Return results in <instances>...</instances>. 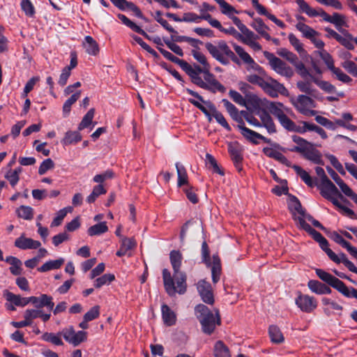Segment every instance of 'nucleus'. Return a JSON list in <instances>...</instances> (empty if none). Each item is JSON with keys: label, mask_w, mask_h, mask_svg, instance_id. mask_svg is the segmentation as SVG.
<instances>
[{"label": "nucleus", "mask_w": 357, "mask_h": 357, "mask_svg": "<svg viewBox=\"0 0 357 357\" xmlns=\"http://www.w3.org/2000/svg\"><path fill=\"white\" fill-rule=\"evenodd\" d=\"M312 82H313L310 78H307V79L298 82L296 86L300 91L311 96H316L317 91L313 87Z\"/></svg>", "instance_id": "33"}, {"label": "nucleus", "mask_w": 357, "mask_h": 357, "mask_svg": "<svg viewBox=\"0 0 357 357\" xmlns=\"http://www.w3.org/2000/svg\"><path fill=\"white\" fill-rule=\"evenodd\" d=\"M222 103L226 108L227 111L231 116V117L236 121L239 123H243L242 115L241 113L239 114L238 109L234 105L231 103L228 100L223 99Z\"/></svg>", "instance_id": "37"}, {"label": "nucleus", "mask_w": 357, "mask_h": 357, "mask_svg": "<svg viewBox=\"0 0 357 357\" xmlns=\"http://www.w3.org/2000/svg\"><path fill=\"white\" fill-rule=\"evenodd\" d=\"M340 33L341 34H339L336 40L348 50H354V45L353 42H354V38H353L352 35L347 30L342 31Z\"/></svg>", "instance_id": "32"}, {"label": "nucleus", "mask_w": 357, "mask_h": 357, "mask_svg": "<svg viewBox=\"0 0 357 357\" xmlns=\"http://www.w3.org/2000/svg\"><path fill=\"white\" fill-rule=\"evenodd\" d=\"M191 54L197 62L202 66H204V71L207 72L208 69H210V65L207 61L206 56L203 53L198 50H192Z\"/></svg>", "instance_id": "55"}, {"label": "nucleus", "mask_w": 357, "mask_h": 357, "mask_svg": "<svg viewBox=\"0 0 357 357\" xmlns=\"http://www.w3.org/2000/svg\"><path fill=\"white\" fill-rule=\"evenodd\" d=\"M333 204L337 208L342 214L349 217H352L354 215V211L347 206L349 202L344 197L343 200H341L340 198H338L337 200H334Z\"/></svg>", "instance_id": "43"}, {"label": "nucleus", "mask_w": 357, "mask_h": 357, "mask_svg": "<svg viewBox=\"0 0 357 357\" xmlns=\"http://www.w3.org/2000/svg\"><path fill=\"white\" fill-rule=\"evenodd\" d=\"M80 225H67L66 231L55 235L52 238V243L55 246H58L61 243L69 239V235L66 231H74L79 227Z\"/></svg>", "instance_id": "28"}, {"label": "nucleus", "mask_w": 357, "mask_h": 357, "mask_svg": "<svg viewBox=\"0 0 357 357\" xmlns=\"http://www.w3.org/2000/svg\"><path fill=\"white\" fill-rule=\"evenodd\" d=\"M291 102L303 115L311 116L316 114V112L312 109L315 107L314 102L307 96L299 95L296 98H291Z\"/></svg>", "instance_id": "8"}, {"label": "nucleus", "mask_w": 357, "mask_h": 357, "mask_svg": "<svg viewBox=\"0 0 357 357\" xmlns=\"http://www.w3.org/2000/svg\"><path fill=\"white\" fill-rule=\"evenodd\" d=\"M268 334L271 341L275 344H281L284 341V337L280 329L275 325H271L268 328Z\"/></svg>", "instance_id": "40"}, {"label": "nucleus", "mask_w": 357, "mask_h": 357, "mask_svg": "<svg viewBox=\"0 0 357 357\" xmlns=\"http://www.w3.org/2000/svg\"><path fill=\"white\" fill-rule=\"evenodd\" d=\"M211 276L213 284H216L220 279L222 267L220 259L218 255L213 256V262L211 263Z\"/></svg>", "instance_id": "30"}, {"label": "nucleus", "mask_w": 357, "mask_h": 357, "mask_svg": "<svg viewBox=\"0 0 357 357\" xmlns=\"http://www.w3.org/2000/svg\"><path fill=\"white\" fill-rule=\"evenodd\" d=\"M5 261L11 265L9 270L13 275H19L22 273V263L18 258L9 256L6 258Z\"/></svg>", "instance_id": "38"}, {"label": "nucleus", "mask_w": 357, "mask_h": 357, "mask_svg": "<svg viewBox=\"0 0 357 357\" xmlns=\"http://www.w3.org/2000/svg\"><path fill=\"white\" fill-rule=\"evenodd\" d=\"M17 215L26 220H30L33 217V208L30 206H21L17 209Z\"/></svg>", "instance_id": "59"}, {"label": "nucleus", "mask_w": 357, "mask_h": 357, "mask_svg": "<svg viewBox=\"0 0 357 357\" xmlns=\"http://www.w3.org/2000/svg\"><path fill=\"white\" fill-rule=\"evenodd\" d=\"M61 332L55 334L53 333H45L42 335L41 338L43 340L50 342L56 346H61L63 344V342L61 338Z\"/></svg>", "instance_id": "50"}, {"label": "nucleus", "mask_w": 357, "mask_h": 357, "mask_svg": "<svg viewBox=\"0 0 357 357\" xmlns=\"http://www.w3.org/2000/svg\"><path fill=\"white\" fill-rule=\"evenodd\" d=\"M64 263V259L59 258L56 260H50L46 261L40 267L38 268V271L41 273L47 272L54 269L59 268Z\"/></svg>", "instance_id": "41"}, {"label": "nucleus", "mask_w": 357, "mask_h": 357, "mask_svg": "<svg viewBox=\"0 0 357 357\" xmlns=\"http://www.w3.org/2000/svg\"><path fill=\"white\" fill-rule=\"evenodd\" d=\"M261 89L265 93L273 98L278 97L279 93L286 95L288 92L287 89L282 84H280L276 79L268 76L266 77Z\"/></svg>", "instance_id": "11"}, {"label": "nucleus", "mask_w": 357, "mask_h": 357, "mask_svg": "<svg viewBox=\"0 0 357 357\" xmlns=\"http://www.w3.org/2000/svg\"><path fill=\"white\" fill-rule=\"evenodd\" d=\"M228 151L231 155L236 167L240 171L241 169V162L243 160L242 149L236 142H231L228 144Z\"/></svg>", "instance_id": "23"}, {"label": "nucleus", "mask_w": 357, "mask_h": 357, "mask_svg": "<svg viewBox=\"0 0 357 357\" xmlns=\"http://www.w3.org/2000/svg\"><path fill=\"white\" fill-rule=\"evenodd\" d=\"M315 273L320 280L335 289L343 296L351 298V287L349 288L342 280L320 268L315 269Z\"/></svg>", "instance_id": "5"}, {"label": "nucleus", "mask_w": 357, "mask_h": 357, "mask_svg": "<svg viewBox=\"0 0 357 357\" xmlns=\"http://www.w3.org/2000/svg\"><path fill=\"white\" fill-rule=\"evenodd\" d=\"M303 155L307 160L315 164H321V154L311 144L303 153Z\"/></svg>", "instance_id": "27"}, {"label": "nucleus", "mask_w": 357, "mask_h": 357, "mask_svg": "<svg viewBox=\"0 0 357 357\" xmlns=\"http://www.w3.org/2000/svg\"><path fill=\"white\" fill-rule=\"evenodd\" d=\"M289 116L291 115L284 114L282 117L278 119V121L284 129L289 131L297 132V130H298V126H296V123L289 118Z\"/></svg>", "instance_id": "52"}, {"label": "nucleus", "mask_w": 357, "mask_h": 357, "mask_svg": "<svg viewBox=\"0 0 357 357\" xmlns=\"http://www.w3.org/2000/svg\"><path fill=\"white\" fill-rule=\"evenodd\" d=\"M296 28L302 33L303 37L309 40L311 38H313V36H319V33L317 31L301 22H299L296 24Z\"/></svg>", "instance_id": "39"}, {"label": "nucleus", "mask_w": 357, "mask_h": 357, "mask_svg": "<svg viewBox=\"0 0 357 357\" xmlns=\"http://www.w3.org/2000/svg\"><path fill=\"white\" fill-rule=\"evenodd\" d=\"M233 47L236 53L238 55L243 63L246 64V69L248 71H253L259 75H265L264 69L255 61V60L242 47L236 44H234Z\"/></svg>", "instance_id": "10"}, {"label": "nucleus", "mask_w": 357, "mask_h": 357, "mask_svg": "<svg viewBox=\"0 0 357 357\" xmlns=\"http://www.w3.org/2000/svg\"><path fill=\"white\" fill-rule=\"evenodd\" d=\"M176 168L178 176V186L188 185V176L185 167L180 162L176 163Z\"/></svg>", "instance_id": "42"}, {"label": "nucleus", "mask_w": 357, "mask_h": 357, "mask_svg": "<svg viewBox=\"0 0 357 357\" xmlns=\"http://www.w3.org/2000/svg\"><path fill=\"white\" fill-rule=\"evenodd\" d=\"M289 208L291 211L294 220L298 223H319L318 221L314 220L310 215L305 212L296 197H293L291 198Z\"/></svg>", "instance_id": "7"}, {"label": "nucleus", "mask_w": 357, "mask_h": 357, "mask_svg": "<svg viewBox=\"0 0 357 357\" xmlns=\"http://www.w3.org/2000/svg\"><path fill=\"white\" fill-rule=\"evenodd\" d=\"M108 230L107 225H93L88 229V234L91 236H99Z\"/></svg>", "instance_id": "61"}, {"label": "nucleus", "mask_w": 357, "mask_h": 357, "mask_svg": "<svg viewBox=\"0 0 357 357\" xmlns=\"http://www.w3.org/2000/svg\"><path fill=\"white\" fill-rule=\"evenodd\" d=\"M6 298L10 303L16 306L24 307L30 303L29 297H21L20 295L14 294L10 291H7L5 294Z\"/></svg>", "instance_id": "35"}, {"label": "nucleus", "mask_w": 357, "mask_h": 357, "mask_svg": "<svg viewBox=\"0 0 357 357\" xmlns=\"http://www.w3.org/2000/svg\"><path fill=\"white\" fill-rule=\"evenodd\" d=\"M333 75L339 81L343 83H350L352 81V79L346 73H344L342 70L340 68L335 67V66L330 69Z\"/></svg>", "instance_id": "54"}, {"label": "nucleus", "mask_w": 357, "mask_h": 357, "mask_svg": "<svg viewBox=\"0 0 357 357\" xmlns=\"http://www.w3.org/2000/svg\"><path fill=\"white\" fill-rule=\"evenodd\" d=\"M115 280V276L112 273H106L103 275L98 278L96 281L94 286L96 288H100L103 285L109 284Z\"/></svg>", "instance_id": "57"}, {"label": "nucleus", "mask_w": 357, "mask_h": 357, "mask_svg": "<svg viewBox=\"0 0 357 357\" xmlns=\"http://www.w3.org/2000/svg\"><path fill=\"white\" fill-rule=\"evenodd\" d=\"M241 33L242 34L239 35V40H241L244 44H247L250 41L255 40V39L258 38V36L248 28H246Z\"/></svg>", "instance_id": "63"}, {"label": "nucleus", "mask_w": 357, "mask_h": 357, "mask_svg": "<svg viewBox=\"0 0 357 357\" xmlns=\"http://www.w3.org/2000/svg\"><path fill=\"white\" fill-rule=\"evenodd\" d=\"M183 69L186 72V73L190 77L192 82L196 85L199 86L201 81L202 77L199 75L196 72V69L193 68L192 66L189 65L187 62H182Z\"/></svg>", "instance_id": "46"}, {"label": "nucleus", "mask_w": 357, "mask_h": 357, "mask_svg": "<svg viewBox=\"0 0 357 357\" xmlns=\"http://www.w3.org/2000/svg\"><path fill=\"white\" fill-rule=\"evenodd\" d=\"M321 194L324 197L331 201L332 203L338 198L341 200L344 199L342 195L329 179L321 182Z\"/></svg>", "instance_id": "14"}, {"label": "nucleus", "mask_w": 357, "mask_h": 357, "mask_svg": "<svg viewBox=\"0 0 357 357\" xmlns=\"http://www.w3.org/2000/svg\"><path fill=\"white\" fill-rule=\"evenodd\" d=\"M251 26L259 34L267 40H270L271 39L270 34L268 33L269 29L261 18L254 19Z\"/></svg>", "instance_id": "29"}, {"label": "nucleus", "mask_w": 357, "mask_h": 357, "mask_svg": "<svg viewBox=\"0 0 357 357\" xmlns=\"http://www.w3.org/2000/svg\"><path fill=\"white\" fill-rule=\"evenodd\" d=\"M83 47H84L86 52L90 55L96 56L99 52V47L98 43L90 36H86L84 38Z\"/></svg>", "instance_id": "34"}, {"label": "nucleus", "mask_w": 357, "mask_h": 357, "mask_svg": "<svg viewBox=\"0 0 357 357\" xmlns=\"http://www.w3.org/2000/svg\"><path fill=\"white\" fill-rule=\"evenodd\" d=\"M204 80L202 79L199 85V87L213 93H215L216 91L224 93L226 91L225 87L210 73V69H208L207 72L204 71Z\"/></svg>", "instance_id": "13"}, {"label": "nucleus", "mask_w": 357, "mask_h": 357, "mask_svg": "<svg viewBox=\"0 0 357 357\" xmlns=\"http://www.w3.org/2000/svg\"><path fill=\"white\" fill-rule=\"evenodd\" d=\"M205 104L208 106L210 111L212 112L211 117L213 116L216 121L220 124L222 127H224L227 130H230L231 128L228 123L227 122L225 118L222 115V113L218 112L213 104H212L211 102H206Z\"/></svg>", "instance_id": "31"}, {"label": "nucleus", "mask_w": 357, "mask_h": 357, "mask_svg": "<svg viewBox=\"0 0 357 357\" xmlns=\"http://www.w3.org/2000/svg\"><path fill=\"white\" fill-rule=\"evenodd\" d=\"M81 91H77L73 93L63 104V113L65 116H68L70 112L71 106L80 98Z\"/></svg>", "instance_id": "51"}, {"label": "nucleus", "mask_w": 357, "mask_h": 357, "mask_svg": "<svg viewBox=\"0 0 357 357\" xmlns=\"http://www.w3.org/2000/svg\"><path fill=\"white\" fill-rule=\"evenodd\" d=\"M291 167L294 169L296 174L301 177L302 181L308 186L313 187L314 186V182L312 178V177L310 176V174L304 170L303 168L299 167L298 165H291Z\"/></svg>", "instance_id": "47"}, {"label": "nucleus", "mask_w": 357, "mask_h": 357, "mask_svg": "<svg viewBox=\"0 0 357 357\" xmlns=\"http://www.w3.org/2000/svg\"><path fill=\"white\" fill-rule=\"evenodd\" d=\"M213 354L215 357H231L229 348L221 340L215 342L214 345Z\"/></svg>", "instance_id": "45"}, {"label": "nucleus", "mask_w": 357, "mask_h": 357, "mask_svg": "<svg viewBox=\"0 0 357 357\" xmlns=\"http://www.w3.org/2000/svg\"><path fill=\"white\" fill-rule=\"evenodd\" d=\"M218 3L220 8L221 13L223 15L228 16L229 18L238 12L230 4L225 0H214Z\"/></svg>", "instance_id": "48"}, {"label": "nucleus", "mask_w": 357, "mask_h": 357, "mask_svg": "<svg viewBox=\"0 0 357 357\" xmlns=\"http://www.w3.org/2000/svg\"><path fill=\"white\" fill-rule=\"evenodd\" d=\"M205 47L210 54L224 66L229 64L230 61L237 62V57L225 40H218L214 44L207 43Z\"/></svg>", "instance_id": "3"}, {"label": "nucleus", "mask_w": 357, "mask_h": 357, "mask_svg": "<svg viewBox=\"0 0 357 357\" xmlns=\"http://www.w3.org/2000/svg\"><path fill=\"white\" fill-rule=\"evenodd\" d=\"M82 140V135L79 131H67L63 138L61 140V143L63 146H68L74 144Z\"/></svg>", "instance_id": "36"}, {"label": "nucleus", "mask_w": 357, "mask_h": 357, "mask_svg": "<svg viewBox=\"0 0 357 357\" xmlns=\"http://www.w3.org/2000/svg\"><path fill=\"white\" fill-rule=\"evenodd\" d=\"M333 204L337 208L342 214L349 217H352L354 215V211L347 206L349 202L344 197L343 200H341L340 198H338L337 200H334Z\"/></svg>", "instance_id": "44"}, {"label": "nucleus", "mask_w": 357, "mask_h": 357, "mask_svg": "<svg viewBox=\"0 0 357 357\" xmlns=\"http://www.w3.org/2000/svg\"><path fill=\"white\" fill-rule=\"evenodd\" d=\"M280 151L284 152L286 151V149L282 148L278 144H274L273 147H264L263 149V153L267 157L273 158L287 167H291V162Z\"/></svg>", "instance_id": "16"}, {"label": "nucleus", "mask_w": 357, "mask_h": 357, "mask_svg": "<svg viewBox=\"0 0 357 357\" xmlns=\"http://www.w3.org/2000/svg\"><path fill=\"white\" fill-rule=\"evenodd\" d=\"M299 6L300 10L305 13L309 17H317V10L312 8L309 4L304 0H295Z\"/></svg>", "instance_id": "56"}, {"label": "nucleus", "mask_w": 357, "mask_h": 357, "mask_svg": "<svg viewBox=\"0 0 357 357\" xmlns=\"http://www.w3.org/2000/svg\"><path fill=\"white\" fill-rule=\"evenodd\" d=\"M264 55L271 67V68L278 74L287 78H290L294 75V71L291 67L287 66L283 61L275 56L273 54L265 52Z\"/></svg>", "instance_id": "9"}, {"label": "nucleus", "mask_w": 357, "mask_h": 357, "mask_svg": "<svg viewBox=\"0 0 357 357\" xmlns=\"http://www.w3.org/2000/svg\"><path fill=\"white\" fill-rule=\"evenodd\" d=\"M246 107L248 109H252L255 112L259 110H266L268 101L266 98H261L255 93L248 95L245 98Z\"/></svg>", "instance_id": "21"}, {"label": "nucleus", "mask_w": 357, "mask_h": 357, "mask_svg": "<svg viewBox=\"0 0 357 357\" xmlns=\"http://www.w3.org/2000/svg\"><path fill=\"white\" fill-rule=\"evenodd\" d=\"M259 14L266 16L269 20L273 22L275 24H277L280 28H284L285 26L284 22L280 20H278L274 15L269 13L267 12L266 8L261 4H259L255 8Z\"/></svg>", "instance_id": "49"}, {"label": "nucleus", "mask_w": 357, "mask_h": 357, "mask_svg": "<svg viewBox=\"0 0 357 357\" xmlns=\"http://www.w3.org/2000/svg\"><path fill=\"white\" fill-rule=\"evenodd\" d=\"M137 243L133 238L123 237L121 240L120 248L116 255L119 257L125 255H128L130 257L131 254L129 252L134 249Z\"/></svg>", "instance_id": "25"}, {"label": "nucleus", "mask_w": 357, "mask_h": 357, "mask_svg": "<svg viewBox=\"0 0 357 357\" xmlns=\"http://www.w3.org/2000/svg\"><path fill=\"white\" fill-rule=\"evenodd\" d=\"M324 286L325 284L316 280H310L307 282V287L310 291L319 295H321Z\"/></svg>", "instance_id": "60"}, {"label": "nucleus", "mask_w": 357, "mask_h": 357, "mask_svg": "<svg viewBox=\"0 0 357 357\" xmlns=\"http://www.w3.org/2000/svg\"><path fill=\"white\" fill-rule=\"evenodd\" d=\"M300 229L304 230L312 236V238L319 244L320 248L324 250L328 257L335 263H338V256L328 248V242L321 233L315 230L311 225H298Z\"/></svg>", "instance_id": "6"}, {"label": "nucleus", "mask_w": 357, "mask_h": 357, "mask_svg": "<svg viewBox=\"0 0 357 357\" xmlns=\"http://www.w3.org/2000/svg\"><path fill=\"white\" fill-rule=\"evenodd\" d=\"M197 289L203 302L208 305L214 303V296L211 284L205 280H199L197 284Z\"/></svg>", "instance_id": "17"}, {"label": "nucleus", "mask_w": 357, "mask_h": 357, "mask_svg": "<svg viewBox=\"0 0 357 357\" xmlns=\"http://www.w3.org/2000/svg\"><path fill=\"white\" fill-rule=\"evenodd\" d=\"M95 114L93 108L90 109L88 112L83 117L81 123L78 126V130H82L87 128L91 123Z\"/></svg>", "instance_id": "58"}, {"label": "nucleus", "mask_w": 357, "mask_h": 357, "mask_svg": "<svg viewBox=\"0 0 357 357\" xmlns=\"http://www.w3.org/2000/svg\"><path fill=\"white\" fill-rule=\"evenodd\" d=\"M237 128L240 130L241 135L246 138L250 142H252L255 144H258L257 139H261L266 143H271V139L265 137L264 136L261 135V134L252 130L245 126L244 122L243 121V123H239L237 126Z\"/></svg>", "instance_id": "19"}, {"label": "nucleus", "mask_w": 357, "mask_h": 357, "mask_svg": "<svg viewBox=\"0 0 357 357\" xmlns=\"http://www.w3.org/2000/svg\"><path fill=\"white\" fill-rule=\"evenodd\" d=\"M312 81L326 93H335L336 91L335 86L327 81L320 80L315 77H312Z\"/></svg>", "instance_id": "53"}, {"label": "nucleus", "mask_w": 357, "mask_h": 357, "mask_svg": "<svg viewBox=\"0 0 357 357\" xmlns=\"http://www.w3.org/2000/svg\"><path fill=\"white\" fill-rule=\"evenodd\" d=\"M295 303L301 311L306 313L312 312L317 307V303L313 296L303 294L301 292H298Z\"/></svg>", "instance_id": "15"}, {"label": "nucleus", "mask_w": 357, "mask_h": 357, "mask_svg": "<svg viewBox=\"0 0 357 357\" xmlns=\"http://www.w3.org/2000/svg\"><path fill=\"white\" fill-rule=\"evenodd\" d=\"M317 16H321L324 21L333 24L339 32L346 30L343 29V26H349L346 17L343 15L334 13L332 15H329L321 8L319 10H317Z\"/></svg>", "instance_id": "12"}, {"label": "nucleus", "mask_w": 357, "mask_h": 357, "mask_svg": "<svg viewBox=\"0 0 357 357\" xmlns=\"http://www.w3.org/2000/svg\"><path fill=\"white\" fill-rule=\"evenodd\" d=\"M195 312L197 319L202 325L203 333L211 335L215 331L216 325H220L221 320L218 312L215 315L204 304L195 306Z\"/></svg>", "instance_id": "2"}, {"label": "nucleus", "mask_w": 357, "mask_h": 357, "mask_svg": "<svg viewBox=\"0 0 357 357\" xmlns=\"http://www.w3.org/2000/svg\"><path fill=\"white\" fill-rule=\"evenodd\" d=\"M29 301H31L30 303H31L34 307L38 310L46 307L51 311L54 307L52 296L45 294H43L40 296H30Z\"/></svg>", "instance_id": "20"}, {"label": "nucleus", "mask_w": 357, "mask_h": 357, "mask_svg": "<svg viewBox=\"0 0 357 357\" xmlns=\"http://www.w3.org/2000/svg\"><path fill=\"white\" fill-rule=\"evenodd\" d=\"M161 313L163 322L166 326H172L176 324V315L167 304L162 305Z\"/></svg>", "instance_id": "26"}, {"label": "nucleus", "mask_w": 357, "mask_h": 357, "mask_svg": "<svg viewBox=\"0 0 357 357\" xmlns=\"http://www.w3.org/2000/svg\"><path fill=\"white\" fill-rule=\"evenodd\" d=\"M169 259L174 274L172 276L170 271L167 268L162 270L165 289L169 296H174L177 293L184 294L187 291V275L180 271L183 256L180 251L172 250L169 253Z\"/></svg>", "instance_id": "1"}, {"label": "nucleus", "mask_w": 357, "mask_h": 357, "mask_svg": "<svg viewBox=\"0 0 357 357\" xmlns=\"http://www.w3.org/2000/svg\"><path fill=\"white\" fill-rule=\"evenodd\" d=\"M341 66L349 74L357 77V65L353 61H342Z\"/></svg>", "instance_id": "64"}, {"label": "nucleus", "mask_w": 357, "mask_h": 357, "mask_svg": "<svg viewBox=\"0 0 357 357\" xmlns=\"http://www.w3.org/2000/svg\"><path fill=\"white\" fill-rule=\"evenodd\" d=\"M266 109H268L269 112L278 119V120L284 114L294 115V113L290 108L284 106L282 103L279 102L268 101Z\"/></svg>", "instance_id": "22"}, {"label": "nucleus", "mask_w": 357, "mask_h": 357, "mask_svg": "<svg viewBox=\"0 0 357 357\" xmlns=\"http://www.w3.org/2000/svg\"><path fill=\"white\" fill-rule=\"evenodd\" d=\"M328 174L335 181L340 187L342 192L357 204V194L354 192L351 188L347 185L344 181L337 175V174L331 168H326Z\"/></svg>", "instance_id": "18"}, {"label": "nucleus", "mask_w": 357, "mask_h": 357, "mask_svg": "<svg viewBox=\"0 0 357 357\" xmlns=\"http://www.w3.org/2000/svg\"><path fill=\"white\" fill-rule=\"evenodd\" d=\"M255 113L259 117L260 121L246 111H241L242 116H243L246 121L250 125L258 128L264 127L269 134L276 132V127L273 120L266 110L256 111Z\"/></svg>", "instance_id": "4"}, {"label": "nucleus", "mask_w": 357, "mask_h": 357, "mask_svg": "<svg viewBox=\"0 0 357 357\" xmlns=\"http://www.w3.org/2000/svg\"><path fill=\"white\" fill-rule=\"evenodd\" d=\"M40 245L41 243L40 241L30 238H26L23 235L16 238L15 241V246L22 250L37 249L39 248Z\"/></svg>", "instance_id": "24"}, {"label": "nucleus", "mask_w": 357, "mask_h": 357, "mask_svg": "<svg viewBox=\"0 0 357 357\" xmlns=\"http://www.w3.org/2000/svg\"><path fill=\"white\" fill-rule=\"evenodd\" d=\"M105 193L106 190L102 185H96L93 188L92 192L87 197L86 200L89 203H93L99 195H104Z\"/></svg>", "instance_id": "62"}]
</instances>
